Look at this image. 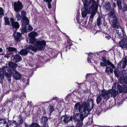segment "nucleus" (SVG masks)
Here are the masks:
<instances>
[{
  "instance_id": "nucleus-7",
  "label": "nucleus",
  "mask_w": 127,
  "mask_h": 127,
  "mask_svg": "<svg viewBox=\"0 0 127 127\" xmlns=\"http://www.w3.org/2000/svg\"><path fill=\"white\" fill-rule=\"evenodd\" d=\"M109 15L110 17L112 18H114L113 19V27L114 28H116L117 27L118 19L116 17L114 8H111V10L109 13Z\"/></svg>"
},
{
  "instance_id": "nucleus-11",
  "label": "nucleus",
  "mask_w": 127,
  "mask_h": 127,
  "mask_svg": "<svg viewBox=\"0 0 127 127\" xmlns=\"http://www.w3.org/2000/svg\"><path fill=\"white\" fill-rule=\"evenodd\" d=\"M9 68L11 70V76L12 74H13V77L16 80H19L22 77V75L18 72L16 70H13V71H12V69Z\"/></svg>"
},
{
  "instance_id": "nucleus-32",
  "label": "nucleus",
  "mask_w": 127,
  "mask_h": 127,
  "mask_svg": "<svg viewBox=\"0 0 127 127\" xmlns=\"http://www.w3.org/2000/svg\"><path fill=\"white\" fill-rule=\"evenodd\" d=\"M102 95L100 94L97 96L96 100V103L97 104H99L101 101L102 99Z\"/></svg>"
},
{
  "instance_id": "nucleus-21",
  "label": "nucleus",
  "mask_w": 127,
  "mask_h": 127,
  "mask_svg": "<svg viewBox=\"0 0 127 127\" xmlns=\"http://www.w3.org/2000/svg\"><path fill=\"white\" fill-rule=\"evenodd\" d=\"M110 94L111 96H113L114 98L116 97L117 95L118 92L114 89H112L109 90Z\"/></svg>"
},
{
  "instance_id": "nucleus-47",
  "label": "nucleus",
  "mask_w": 127,
  "mask_h": 127,
  "mask_svg": "<svg viewBox=\"0 0 127 127\" xmlns=\"http://www.w3.org/2000/svg\"><path fill=\"white\" fill-rule=\"evenodd\" d=\"M49 109L50 113H51L54 110V107L52 106H50Z\"/></svg>"
},
{
  "instance_id": "nucleus-60",
  "label": "nucleus",
  "mask_w": 127,
  "mask_h": 127,
  "mask_svg": "<svg viewBox=\"0 0 127 127\" xmlns=\"http://www.w3.org/2000/svg\"><path fill=\"white\" fill-rule=\"evenodd\" d=\"M89 101H91V102L92 101H93V100L92 98L89 99L88 100Z\"/></svg>"
},
{
  "instance_id": "nucleus-63",
  "label": "nucleus",
  "mask_w": 127,
  "mask_h": 127,
  "mask_svg": "<svg viewBox=\"0 0 127 127\" xmlns=\"http://www.w3.org/2000/svg\"><path fill=\"white\" fill-rule=\"evenodd\" d=\"M113 6L115 7H116V4L114 3H113Z\"/></svg>"
},
{
  "instance_id": "nucleus-49",
  "label": "nucleus",
  "mask_w": 127,
  "mask_h": 127,
  "mask_svg": "<svg viewBox=\"0 0 127 127\" xmlns=\"http://www.w3.org/2000/svg\"><path fill=\"white\" fill-rule=\"evenodd\" d=\"M21 96L23 98H25L26 97V95L24 93H22L21 94Z\"/></svg>"
},
{
  "instance_id": "nucleus-35",
  "label": "nucleus",
  "mask_w": 127,
  "mask_h": 127,
  "mask_svg": "<svg viewBox=\"0 0 127 127\" xmlns=\"http://www.w3.org/2000/svg\"><path fill=\"white\" fill-rule=\"evenodd\" d=\"M9 18L6 17H4V22L5 25H10L9 20Z\"/></svg>"
},
{
  "instance_id": "nucleus-26",
  "label": "nucleus",
  "mask_w": 127,
  "mask_h": 127,
  "mask_svg": "<svg viewBox=\"0 0 127 127\" xmlns=\"http://www.w3.org/2000/svg\"><path fill=\"white\" fill-rule=\"evenodd\" d=\"M113 69L110 67L107 66L105 70V73L109 74L111 73H112Z\"/></svg>"
},
{
  "instance_id": "nucleus-20",
  "label": "nucleus",
  "mask_w": 127,
  "mask_h": 127,
  "mask_svg": "<svg viewBox=\"0 0 127 127\" xmlns=\"http://www.w3.org/2000/svg\"><path fill=\"white\" fill-rule=\"evenodd\" d=\"M18 122H17L16 121V123L17 126L20 125L22 124L24 122V120L23 117L21 115H19L18 116Z\"/></svg>"
},
{
  "instance_id": "nucleus-38",
  "label": "nucleus",
  "mask_w": 127,
  "mask_h": 127,
  "mask_svg": "<svg viewBox=\"0 0 127 127\" xmlns=\"http://www.w3.org/2000/svg\"><path fill=\"white\" fill-rule=\"evenodd\" d=\"M121 82L122 83H125L127 84V78H126L123 79H120Z\"/></svg>"
},
{
  "instance_id": "nucleus-30",
  "label": "nucleus",
  "mask_w": 127,
  "mask_h": 127,
  "mask_svg": "<svg viewBox=\"0 0 127 127\" xmlns=\"http://www.w3.org/2000/svg\"><path fill=\"white\" fill-rule=\"evenodd\" d=\"M6 49L9 52H16L17 51V49L14 47H8Z\"/></svg>"
},
{
  "instance_id": "nucleus-24",
  "label": "nucleus",
  "mask_w": 127,
  "mask_h": 127,
  "mask_svg": "<svg viewBox=\"0 0 127 127\" xmlns=\"http://www.w3.org/2000/svg\"><path fill=\"white\" fill-rule=\"evenodd\" d=\"M8 66L10 68H12V71H13V70H15V69H16L17 66V64L12 62H9L8 63Z\"/></svg>"
},
{
  "instance_id": "nucleus-41",
  "label": "nucleus",
  "mask_w": 127,
  "mask_h": 127,
  "mask_svg": "<svg viewBox=\"0 0 127 127\" xmlns=\"http://www.w3.org/2000/svg\"><path fill=\"white\" fill-rule=\"evenodd\" d=\"M92 76V75L91 74H87L86 77V79L89 80L90 81H91L92 79L93 78Z\"/></svg>"
},
{
  "instance_id": "nucleus-57",
  "label": "nucleus",
  "mask_w": 127,
  "mask_h": 127,
  "mask_svg": "<svg viewBox=\"0 0 127 127\" xmlns=\"http://www.w3.org/2000/svg\"><path fill=\"white\" fill-rule=\"evenodd\" d=\"M114 73L116 76L117 77H118V73H117L116 72V71L115 70L114 71Z\"/></svg>"
},
{
  "instance_id": "nucleus-15",
  "label": "nucleus",
  "mask_w": 127,
  "mask_h": 127,
  "mask_svg": "<svg viewBox=\"0 0 127 127\" xmlns=\"http://www.w3.org/2000/svg\"><path fill=\"white\" fill-rule=\"evenodd\" d=\"M127 63V59L126 57H125L118 64V66L120 68L122 67L124 68L126 67Z\"/></svg>"
},
{
  "instance_id": "nucleus-2",
  "label": "nucleus",
  "mask_w": 127,
  "mask_h": 127,
  "mask_svg": "<svg viewBox=\"0 0 127 127\" xmlns=\"http://www.w3.org/2000/svg\"><path fill=\"white\" fill-rule=\"evenodd\" d=\"M11 72L8 66H4L0 68V82H2L4 75L9 81H11Z\"/></svg>"
},
{
  "instance_id": "nucleus-36",
  "label": "nucleus",
  "mask_w": 127,
  "mask_h": 127,
  "mask_svg": "<svg viewBox=\"0 0 127 127\" xmlns=\"http://www.w3.org/2000/svg\"><path fill=\"white\" fill-rule=\"evenodd\" d=\"M18 12H16V13L15 16L16 17L17 20L19 21L21 19V16L20 14L18 13Z\"/></svg>"
},
{
  "instance_id": "nucleus-23",
  "label": "nucleus",
  "mask_w": 127,
  "mask_h": 127,
  "mask_svg": "<svg viewBox=\"0 0 127 127\" xmlns=\"http://www.w3.org/2000/svg\"><path fill=\"white\" fill-rule=\"evenodd\" d=\"M71 119L69 118V117L67 115L64 116L62 118V120L65 123H68Z\"/></svg>"
},
{
  "instance_id": "nucleus-44",
  "label": "nucleus",
  "mask_w": 127,
  "mask_h": 127,
  "mask_svg": "<svg viewBox=\"0 0 127 127\" xmlns=\"http://www.w3.org/2000/svg\"><path fill=\"white\" fill-rule=\"evenodd\" d=\"M117 103L118 105H120L123 102L121 99L120 98L118 100Z\"/></svg>"
},
{
  "instance_id": "nucleus-37",
  "label": "nucleus",
  "mask_w": 127,
  "mask_h": 127,
  "mask_svg": "<svg viewBox=\"0 0 127 127\" xmlns=\"http://www.w3.org/2000/svg\"><path fill=\"white\" fill-rule=\"evenodd\" d=\"M40 126L38 124L36 123H32L30 126L29 127H40Z\"/></svg>"
},
{
  "instance_id": "nucleus-18",
  "label": "nucleus",
  "mask_w": 127,
  "mask_h": 127,
  "mask_svg": "<svg viewBox=\"0 0 127 127\" xmlns=\"http://www.w3.org/2000/svg\"><path fill=\"white\" fill-rule=\"evenodd\" d=\"M13 35L16 41L17 42L20 41V39L21 36L20 33L14 31Z\"/></svg>"
},
{
  "instance_id": "nucleus-51",
  "label": "nucleus",
  "mask_w": 127,
  "mask_h": 127,
  "mask_svg": "<svg viewBox=\"0 0 127 127\" xmlns=\"http://www.w3.org/2000/svg\"><path fill=\"white\" fill-rule=\"evenodd\" d=\"M49 2V1H47V2H48V8H49V9H50L51 8V4L50 3V2Z\"/></svg>"
},
{
  "instance_id": "nucleus-48",
  "label": "nucleus",
  "mask_w": 127,
  "mask_h": 127,
  "mask_svg": "<svg viewBox=\"0 0 127 127\" xmlns=\"http://www.w3.org/2000/svg\"><path fill=\"white\" fill-rule=\"evenodd\" d=\"M119 85L116 82L113 84L112 87L113 88H116L118 87V85Z\"/></svg>"
},
{
  "instance_id": "nucleus-50",
  "label": "nucleus",
  "mask_w": 127,
  "mask_h": 127,
  "mask_svg": "<svg viewBox=\"0 0 127 127\" xmlns=\"http://www.w3.org/2000/svg\"><path fill=\"white\" fill-rule=\"evenodd\" d=\"M28 29L29 31H31L32 30V28L31 26L29 25L28 26Z\"/></svg>"
},
{
  "instance_id": "nucleus-46",
  "label": "nucleus",
  "mask_w": 127,
  "mask_h": 127,
  "mask_svg": "<svg viewBox=\"0 0 127 127\" xmlns=\"http://www.w3.org/2000/svg\"><path fill=\"white\" fill-rule=\"evenodd\" d=\"M100 65L101 66H105L107 67L108 64L106 63L101 62L100 63Z\"/></svg>"
},
{
  "instance_id": "nucleus-17",
  "label": "nucleus",
  "mask_w": 127,
  "mask_h": 127,
  "mask_svg": "<svg viewBox=\"0 0 127 127\" xmlns=\"http://www.w3.org/2000/svg\"><path fill=\"white\" fill-rule=\"evenodd\" d=\"M29 47V46L26 49H22L21 50L20 52V54L22 56H25L26 55L28 52H31L30 50L33 51L31 49H28Z\"/></svg>"
},
{
  "instance_id": "nucleus-3",
  "label": "nucleus",
  "mask_w": 127,
  "mask_h": 127,
  "mask_svg": "<svg viewBox=\"0 0 127 127\" xmlns=\"http://www.w3.org/2000/svg\"><path fill=\"white\" fill-rule=\"evenodd\" d=\"M90 2H91V4H92V5L91 7H90L89 9L90 10L89 12V13H91L90 17L91 19H92L91 21H90L89 22L88 24H90V25L91 26L92 24V19L95 14L97 6L96 1L94 0H90Z\"/></svg>"
},
{
  "instance_id": "nucleus-5",
  "label": "nucleus",
  "mask_w": 127,
  "mask_h": 127,
  "mask_svg": "<svg viewBox=\"0 0 127 127\" xmlns=\"http://www.w3.org/2000/svg\"><path fill=\"white\" fill-rule=\"evenodd\" d=\"M12 5L14 10L17 12H19L23 7L22 3L19 0L15 2H12Z\"/></svg>"
},
{
  "instance_id": "nucleus-13",
  "label": "nucleus",
  "mask_w": 127,
  "mask_h": 127,
  "mask_svg": "<svg viewBox=\"0 0 127 127\" xmlns=\"http://www.w3.org/2000/svg\"><path fill=\"white\" fill-rule=\"evenodd\" d=\"M90 104L87 103L85 106L84 107L83 109V112H84V118L87 116L89 113V112L92 110V108H90Z\"/></svg>"
},
{
  "instance_id": "nucleus-29",
  "label": "nucleus",
  "mask_w": 127,
  "mask_h": 127,
  "mask_svg": "<svg viewBox=\"0 0 127 127\" xmlns=\"http://www.w3.org/2000/svg\"><path fill=\"white\" fill-rule=\"evenodd\" d=\"M22 60L21 58L18 55H15L14 57V60L16 62H19Z\"/></svg>"
},
{
  "instance_id": "nucleus-28",
  "label": "nucleus",
  "mask_w": 127,
  "mask_h": 127,
  "mask_svg": "<svg viewBox=\"0 0 127 127\" xmlns=\"http://www.w3.org/2000/svg\"><path fill=\"white\" fill-rule=\"evenodd\" d=\"M89 57L88 58V59L87 60L88 62L89 63H91V61L90 60L91 59H91L92 58H95V55L92 54V53H90L88 54Z\"/></svg>"
},
{
  "instance_id": "nucleus-61",
  "label": "nucleus",
  "mask_w": 127,
  "mask_h": 127,
  "mask_svg": "<svg viewBox=\"0 0 127 127\" xmlns=\"http://www.w3.org/2000/svg\"><path fill=\"white\" fill-rule=\"evenodd\" d=\"M25 127H29V126L26 123H24Z\"/></svg>"
},
{
  "instance_id": "nucleus-31",
  "label": "nucleus",
  "mask_w": 127,
  "mask_h": 127,
  "mask_svg": "<svg viewBox=\"0 0 127 127\" xmlns=\"http://www.w3.org/2000/svg\"><path fill=\"white\" fill-rule=\"evenodd\" d=\"M21 15L22 19H24L28 18L26 17L27 13L26 11L22 10L21 11Z\"/></svg>"
},
{
  "instance_id": "nucleus-64",
  "label": "nucleus",
  "mask_w": 127,
  "mask_h": 127,
  "mask_svg": "<svg viewBox=\"0 0 127 127\" xmlns=\"http://www.w3.org/2000/svg\"><path fill=\"white\" fill-rule=\"evenodd\" d=\"M72 44L71 43V42H70L69 43V44L68 45H69V46L72 45Z\"/></svg>"
},
{
  "instance_id": "nucleus-9",
  "label": "nucleus",
  "mask_w": 127,
  "mask_h": 127,
  "mask_svg": "<svg viewBox=\"0 0 127 127\" xmlns=\"http://www.w3.org/2000/svg\"><path fill=\"white\" fill-rule=\"evenodd\" d=\"M10 20L11 23L12 28L14 31H16L19 28L20 25L19 23L17 22H15L12 17L10 18Z\"/></svg>"
},
{
  "instance_id": "nucleus-45",
  "label": "nucleus",
  "mask_w": 127,
  "mask_h": 127,
  "mask_svg": "<svg viewBox=\"0 0 127 127\" xmlns=\"http://www.w3.org/2000/svg\"><path fill=\"white\" fill-rule=\"evenodd\" d=\"M27 32V30L26 29V27H24L21 30V32L22 33H23L25 32Z\"/></svg>"
},
{
  "instance_id": "nucleus-4",
  "label": "nucleus",
  "mask_w": 127,
  "mask_h": 127,
  "mask_svg": "<svg viewBox=\"0 0 127 127\" xmlns=\"http://www.w3.org/2000/svg\"><path fill=\"white\" fill-rule=\"evenodd\" d=\"M90 0H82L84 5V9L82 12L81 14L82 17H85L88 13H89L90 9H89L91 2Z\"/></svg>"
},
{
  "instance_id": "nucleus-25",
  "label": "nucleus",
  "mask_w": 127,
  "mask_h": 127,
  "mask_svg": "<svg viewBox=\"0 0 127 127\" xmlns=\"http://www.w3.org/2000/svg\"><path fill=\"white\" fill-rule=\"evenodd\" d=\"M6 122L4 119H0V127H7Z\"/></svg>"
},
{
  "instance_id": "nucleus-34",
  "label": "nucleus",
  "mask_w": 127,
  "mask_h": 127,
  "mask_svg": "<svg viewBox=\"0 0 127 127\" xmlns=\"http://www.w3.org/2000/svg\"><path fill=\"white\" fill-rule=\"evenodd\" d=\"M118 92H119V93L120 94L122 93L123 91V89L122 87L120 85H118Z\"/></svg>"
},
{
  "instance_id": "nucleus-14",
  "label": "nucleus",
  "mask_w": 127,
  "mask_h": 127,
  "mask_svg": "<svg viewBox=\"0 0 127 127\" xmlns=\"http://www.w3.org/2000/svg\"><path fill=\"white\" fill-rule=\"evenodd\" d=\"M101 93V95L102 97H104V99L107 100L110 98V94L109 90H103L102 91Z\"/></svg>"
},
{
  "instance_id": "nucleus-43",
  "label": "nucleus",
  "mask_w": 127,
  "mask_h": 127,
  "mask_svg": "<svg viewBox=\"0 0 127 127\" xmlns=\"http://www.w3.org/2000/svg\"><path fill=\"white\" fill-rule=\"evenodd\" d=\"M4 12V11L2 7H0V15L3 16Z\"/></svg>"
},
{
  "instance_id": "nucleus-59",
  "label": "nucleus",
  "mask_w": 127,
  "mask_h": 127,
  "mask_svg": "<svg viewBox=\"0 0 127 127\" xmlns=\"http://www.w3.org/2000/svg\"><path fill=\"white\" fill-rule=\"evenodd\" d=\"M83 125V124L82 123H81L79 125V126L78 127H82Z\"/></svg>"
},
{
  "instance_id": "nucleus-12",
  "label": "nucleus",
  "mask_w": 127,
  "mask_h": 127,
  "mask_svg": "<svg viewBox=\"0 0 127 127\" xmlns=\"http://www.w3.org/2000/svg\"><path fill=\"white\" fill-rule=\"evenodd\" d=\"M119 46L122 48H124L127 50V37L125 36L119 43Z\"/></svg>"
},
{
  "instance_id": "nucleus-16",
  "label": "nucleus",
  "mask_w": 127,
  "mask_h": 127,
  "mask_svg": "<svg viewBox=\"0 0 127 127\" xmlns=\"http://www.w3.org/2000/svg\"><path fill=\"white\" fill-rule=\"evenodd\" d=\"M117 28L118 30H116V32L118 36L120 38H124L126 36L124 35L123 29L120 26H117Z\"/></svg>"
},
{
  "instance_id": "nucleus-53",
  "label": "nucleus",
  "mask_w": 127,
  "mask_h": 127,
  "mask_svg": "<svg viewBox=\"0 0 127 127\" xmlns=\"http://www.w3.org/2000/svg\"><path fill=\"white\" fill-rule=\"evenodd\" d=\"M105 38L107 40H109L111 38V37L110 35H107L105 36Z\"/></svg>"
},
{
  "instance_id": "nucleus-8",
  "label": "nucleus",
  "mask_w": 127,
  "mask_h": 127,
  "mask_svg": "<svg viewBox=\"0 0 127 127\" xmlns=\"http://www.w3.org/2000/svg\"><path fill=\"white\" fill-rule=\"evenodd\" d=\"M70 118L72 119H73V120L75 122H78L80 120L81 121H82L84 118L83 114H80L79 113H77L74 115L73 117H71Z\"/></svg>"
},
{
  "instance_id": "nucleus-22",
  "label": "nucleus",
  "mask_w": 127,
  "mask_h": 127,
  "mask_svg": "<svg viewBox=\"0 0 127 127\" xmlns=\"http://www.w3.org/2000/svg\"><path fill=\"white\" fill-rule=\"evenodd\" d=\"M15 121L13 122L9 121L7 123V127H17V126L16 124Z\"/></svg>"
},
{
  "instance_id": "nucleus-33",
  "label": "nucleus",
  "mask_w": 127,
  "mask_h": 127,
  "mask_svg": "<svg viewBox=\"0 0 127 127\" xmlns=\"http://www.w3.org/2000/svg\"><path fill=\"white\" fill-rule=\"evenodd\" d=\"M48 118L46 117H43L41 120V123L44 125L48 120Z\"/></svg>"
},
{
  "instance_id": "nucleus-54",
  "label": "nucleus",
  "mask_w": 127,
  "mask_h": 127,
  "mask_svg": "<svg viewBox=\"0 0 127 127\" xmlns=\"http://www.w3.org/2000/svg\"><path fill=\"white\" fill-rule=\"evenodd\" d=\"M56 97H54L53 98V99L51 100L50 101H46L43 102V103L44 104H45L46 103H48L50 102L52 100H54L56 99Z\"/></svg>"
},
{
  "instance_id": "nucleus-1",
  "label": "nucleus",
  "mask_w": 127,
  "mask_h": 127,
  "mask_svg": "<svg viewBox=\"0 0 127 127\" xmlns=\"http://www.w3.org/2000/svg\"><path fill=\"white\" fill-rule=\"evenodd\" d=\"M29 40H27L28 42L32 44L35 43L36 45H34L35 47L30 46L28 48L31 49L33 51L36 52L38 49L39 50H43L45 48V47L46 45V42L44 40L39 41L37 40L35 38L38 35V34L37 32H32L29 34Z\"/></svg>"
},
{
  "instance_id": "nucleus-58",
  "label": "nucleus",
  "mask_w": 127,
  "mask_h": 127,
  "mask_svg": "<svg viewBox=\"0 0 127 127\" xmlns=\"http://www.w3.org/2000/svg\"><path fill=\"white\" fill-rule=\"evenodd\" d=\"M43 127H48V124L47 123H45V125Z\"/></svg>"
},
{
  "instance_id": "nucleus-62",
  "label": "nucleus",
  "mask_w": 127,
  "mask_h": 127,
  "mask_svg": "<svg viewBox=\"0 0 127 127\" xmlns=\"http://www.w3.org/2000/svg\"><path fill=\"white\" fill-rule=\"evenodd\" d=\"M43 1L45 2H46L47 1L49 2H51L49 0H43Z\"/></svg>"
},
{
  "instance_id": "nucleus-42",
  "label": "nucleus",
  "mask_w": 127,
  "mask_h": 127,
  "mask_svg": "<svg viewBox=\"0 0 127 127\" xmlns=\"http://www.w3.org/2000/svg\"><path fill=\"white\" fill-rule=\"evenodd\" d=\"M97 25L98 26H100L102 23V22L101 19L99 17L97 20Z\"/></svg>"
},
{
  "instance_id": "nucleus-10",
  "label": "nucleus",
  "mask_w": 127,
  "mask_h": 127,
  "mask_svg": "<svg viewBox=\"0 0 127 127\" xmlns=\"http://www.w3.org/2000/svg\"><path fill=\"white\" fill-rule=\"evenodd\" d=\"M117 3L118 9L120 10L122 9L123 11L127 10V4L125 2L122 3V6L121 5L122 2L121 0H117Z\"/></svg>"
},
{
  "instance_id": "nucleus-39",
  "label": "nucleus",
  "mask_w": 127,
  "mask_h": 127,
  "mask_svg": "<svg viewBox=\"0 0 127 127\" xmlns=\"http://www.w3.org/2000/svg\"><path fill=\"white\" fill-rule=\"evenodd\" d=\"M127 71L126 70H124L122 71V75L123 77L124 78H126L127 76V75L126 74Z\"/></svg>"
},
{
  "instance_id": "nucleus-55",
  "label": "nucleus",
  "mask_w": 127,
  "mask_h": 127,
  "mask_svg": "<svg viewBox=\"0 0 127 127\" xmlns=\"http://www.w3.org/2000/svg\"><path fill=\"white\" fill-rule=\"evenodd\" d=\"M126 86V90H125V89H124V93H127V87L126 86H125V87Z\"/></svg>"
},
{
  "instance_id": "nucleus-40",
  "label": "nucleus",
  "mask_w": 127,
  "mask_h": 127,
  "mask_svg": "<svg viewBox=\"0 0 127 127\" xmlns=\"http://www.w3.org/2000/svg\"><path fill=\"white\" fill-rule=\"evenodd\" d=\"M105 7L108 9H109L111 7V5L109 2H107L105 3Z\"/></svg>"
},
{
  "instance_id": "nucleus-56",
  "label": "nucleus",
  "mask_w": 127,
  "mask_h": 127,
  "mask_svg": "<svg viewBox=\"0 0 127 127\" xmlns=\"http://www.w3.org/2000/svg\"><path fill=\"white\" fill-rule=\"evenodd\" d=\"M92 107L91 108H92V109H93V107H94V101H92Z\"/></svg>"
},
{
  "instance_id": "nucleus-19",
  "label": "nucleus",
  "mask_w": 127,
  "mask_h": 127,
  "mask_svg": "<svg viewBox=\"0 0 127 127\" xmlns=\"http://www.w3.org/2000/svg\"><path fill=\"white\" fill-rule=\"evenodd\" d=\"M102 60L104 63H106L108 65H110L113 68H115V66L109 60H107L105 57H102Z\"/></svg>"
},
{
  "instance_id": "nucleus-27",
  "label": "nucleus",
  "mask_w": 127,
  "mask_h": 127,
  "mask_svg": "<svg viewBox=\"0 0 127 127\" xmlns=\"http://www.w3.org/2000/svg\"><path fill=\"white\" fill-rule=\"evenodd\" d=\"M22 25L25 27H26V25H28L29 23V20L28 18L22 19Z\"/></svg>"
},
{
  "instance_id": "nucleus-52",
  "label": "nucleus",
  "mask_w": 127,
  "mask_h": 127,
  "mask_svg": "<svg viewBox=\"0 0 127 127\" xmlns=\"http://www.w3.org/2000/svg\"><path fill=\"white\" fill-rule=\"evenodd\" d=\"M104 51H100L99 52L97 53V55H102L103 53H104Z\"/></svg>"
},
{
  "instance_id": "nucleus-6",
  "label": "nucleus",
  "mask_w": 127,
  "mask_h": 127,
  "mask_svg": "<svg viewBox=\"0 0 127 127\" xmlns=\"http://www.w3.org/2000/svg\"><path fill=\"white\" fill-rule=\"evenodd\" d=\"M87 103L86 102H84L81 104L80 102H78L76 103L74 106V110L75 111H78L80 113L83 112V108L85 106Z\"/></svg>"
}]
</instances>
